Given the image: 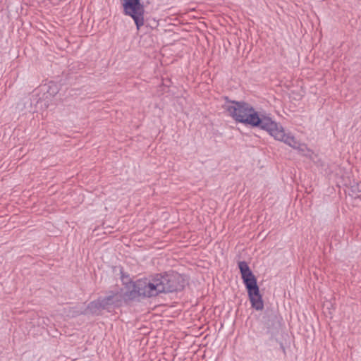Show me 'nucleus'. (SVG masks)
Instances as JSON below:
<instances>
[{
  "instance_id": "1",
  "label": "nucleus",
  "mask_w": 361,
  "mask_h": 361,
  "mask_svg": "<svg viewBox=\"0 0 361 361\" xmlns=\"http://www.w3.org/2000/svg\"><path fill=\"white\" fill-rule=\"evenodd\" d=\"M225 109L235 121L253 127H259L267 130L276 140L283 142L307 155L305 152L309 150L305 145L299 143L290 134L286 133L283 127L273 121L271 118L259 116L249 104L231 101L225 106Z\"/></svg>"
},
{
  "instance_id": "2",
  "label": "nucleus",
  "mask_w": 361,
  "mask_h": 361,
  "mask_svg": "<svg viewBox=\"0 0 361 361\" xmlns=\"http://www.w3.org/2000/svg\"><path fill=\"white\" fill-rule=\"evenodd\" d=\"M183 276L177 272L169 271L157 274L151 279L137 280L133 284L131 293L133 296L137 294L143 297H154L161 293H171L181 290L185 286Z\"/></svg>"
},
{
  "instance_id": "3",
  "label": "nucleus",
  "mask_w": 361,
  "mask_h": 361,
  "mask_svg": "<svg viewBox=\"0 0 361 361\" xmlns=\"http://www.w3.org/2000/svg\"><path fill=\"white\" fill-rule=\"evenodd\" d=\"M238 267L247 288L252 307L256 310H262L264 307V303L255 275L252 274L247 262L244 261L238 263Z\"/></svg>"
},
{
  "instance_id": "4",
  "label": "nucleus",
  "mask_w": 361,
  "mask_h": 361,
  "mask_svg": "<svg viewBox=\"0 0 361 361\" xmlns=\"http://www.w3.org/2000/svg\"><path fill=\"white\" fill-rule=\"evenodd\" d=\"M122 5L124 14L130 16L134 20L137 29L140 30L144 25L145 13L144 6L140 1L123 0Z\"/></svg>"
},
{
  "instance_id": "5",
  "label": "nucleus",
  "mask_w": 361,
  "mask_h": 361,
  "mask_svg": "<svg viewBox=\"0 0 361 361\" xmlns=\"http://www.w3.org/2000/svg\"><path fill=\"white\" fill-rule=\"evenodd\" d=\"M102 306L108 312L112 311L115 307L120 306L122 302V295L118 293H111L103 298H100Z\"/></svg>"
},
{
  "instance_id": "6",
  "label": "nucleus",
  "mask_w": 361,
  "mask_h": 361,
  "mask_svg": "<svg viewBox=\"0 0 361 361\" xmlns=\"http://www.w3.org/2000/svg\"><path fill=\"white\" fill-rule=\"evenodd\" d=\"M103 307L102 306V303L100 301V298H99L97 300L91 302L86 309L82 312L81 313L85 314H99L102 310H103Z\"/></svg>"
},
{
  "instance_id": "7",
  "label": "nucleus",
  "mask_w": 361,
  "mask_h": 361,
  "mask_svg": "<svg viewBox=\"0 0 361 361\" xmlns=\"http://www.w3.org/2000/svg\"><path fill=\"white\" fill-rule=\"evenodd\" d=\"M264 325L267 327V333L272 335L274 334V331L279 326L276 317L271 315L269 317L267 322L264 321Z\"/></svg>"
},
{
  "instance_id": "8",
  "label": "nucleus",
  "mask_w": 361,
  "mask_h": 361,
  "mask_svg": "<svg viewBox=\"0 0 361 361\" xmlns=\"http://www.w3.org/2000/svg\"><path fill=\"white\" fill-rule=\"evenodd\" d=\"M58 92V87L55 84H51L48 86L47 93L50 95H55Z\"/></svg>"
}]
</instances>
